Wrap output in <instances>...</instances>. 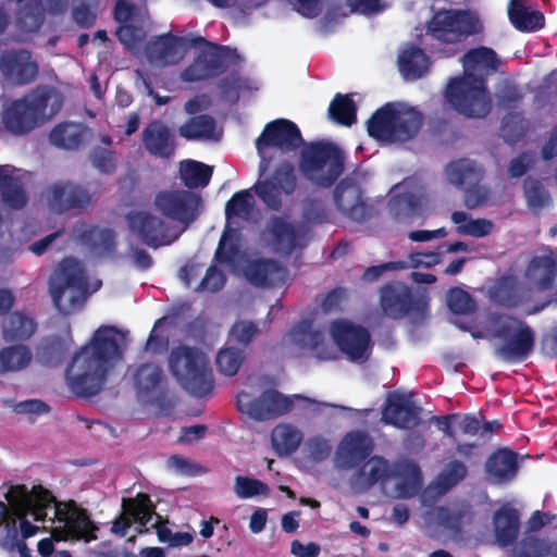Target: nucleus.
Returning <instances> with one entry per match:
<instances>
[{
	"label": "nucleus",
	"instance_id": "38",
	"mask_svg": "<svg viewBox=\"0 0 557 557\" xmlns=\"http://www.w3.org/2000/svg\"><path fill=\"white\" fill-rule=\"evenodd\" d=\"M518 471L517 455L508 449L493 454L486 462L488 479L497 484L511 481Z\"/></svg>",
	"mask_w": 557,
	"mask_h": 557
},
{
	"label": "nucleus",
	"instance_id": "11",
	"mask_svg": "<svg viewBox=\"0 0 557 557\" xmlns=\"http://www.w3.org/2000/svg\"><path fill=\"white\" fill-rule=\"evenodd\" d=\"M170 368L178 383L189 393L203 396L212 388V374L207 357L189 347L174 349Z\"/></svg>",
	"mask_w": 557,
	"mask_h": 557
},
{
	"label": "nucleus",
	"instance_id": "41",
	"mask_svg": "<svg viewBox=\"0 0 557 557\" xmlns=\"http://www.w3.org/2000/svg\"><path fill=\"white\" fill-rule=\"evenodd\" d=\"M495 536L497 542L506 546L510 544L518 534L519 516L517 510L504 506L494 516Z\"/></svg>",
	"mask_w": 557,
	"mask_h": 557
},
{
	"label": "nucleus",
	"instance_id": "37",
	"mask_svg": "<svg viewBox=\"0 0 557 557\" xmlns=\"http://www.w3.org/2000/svg\"><path fill=\"white\" fill-rule=\"evenodd\" d=\"M531 0H511L508 16L512 25L522 32H534L544 25L543 14L534 9Z\"/></svg>",
	"mask_w": 557,
	"mask_h": 557
},
{
	"label": "nucleus",
	"instance_id": "7",
	"mask_svg": "<svg viewBox=\"0 0 557 557\" xmlns=\"http://www.w3.org/2000/svg\"><path fill=\"white\" fill-rule=\"evenodd\" d=\"M63 103L62 92L54 87H40L23 99L3 107L2 122L13 134H25L53 117Z\"/></svg>",
	"mask_w": 557,
	"mask_h": 557
},
{
	"label": "nucleus",
	"instance_id": "60",
	"mask_svg": "<svg viewBox=\"0 0 557 557\" xmlns=\"http://www.w3.org/2000/svg\"><path fill=\"white\" fill-rule=\"evenodd\" d=\"M305 449L312 459L320 461L330 455L331 444L327 438L317 435L307 440Z\"/></svg>",
	"mask_w": 557,
	"mask_h": 557
},
{
	"label": "nucleus",
	"instance_id": "45",
	"mask_svg": "<svg viewBox=\"0 0 557 557\" xmlns=\"http://www.w3.org/2000/svg\"><path fill=\"white\" fill-rule=\"evenodd\" d=\"M180 134L186 139L218 140L221 137V129L216 127L211 117L201 115L193 117L182 125Z\"/></svg>",
	"mask_w": 557,
	"mask_h": 557
},
{
	"label": "nucleus",
	"instance_id": "14",
	"mask_svg": "<svg viewBox=\"0 0 557 557\" xmlns=\"http://www.w3.org/2000/svg\"><path fill=\"white\" fill-rule=\"evenodd\" d=\"M216 260L230 270L242 274L256 286H278L287 280L286 270L275 261L270 259H245L237 246H234L233 249L227 248L222 258Z\"/></svg>",
	"mask_w": 557,
	"mask_h": 557
},
{
	"label": "nucleus",
	"instance_id": "27",
	"mask_svg": "<svg viewBox=\"0 0 557 557\" xmlns=\"http://www.w3.org/2000/svg\"><path fill=\"white\" fill-rule=\"evenodd\" d=\"M371 437L360 431L347 433L336 449L334 466L338 470L356 469L373 451Z\"/></svg>",
	"mask_w": 557,
	"mask_h": 557
},
{
	"label": "nucleus",
	"instance_id": "9",
	"mask_svg": "<svg viewBox=\"0 0 557 557\" xmlns=\"http://www.w3.org/2000/svg\"><path fill=\"white\" fill-rule=\"evenodd\" d=\"M101 281H88L81 262L73 258L64 259L50 278V294L55 307L63 313L79 309L88 295L98 290Z\"/></svg>",
	"mask_w": 557,
	"mask_h": 557
},
{
	"label": "nucleus",
	"instance_id": "40",
	"mask_svg": "<svg viewBox=\"0 0 557 557\" xmlns=\"http://www.w3.org/2000/svg\"><path fill=\"white\" fill-rule=\"evenodd\" d=\"M302 442V433L292 424H278L271 434V443L277 456H288L297 450Z\"/></svg>",
	"mask_w": 557,
	"mask_h": 557
},
{
	"label": "nucleus",
	"instance_id": "25",
	"mask_svg": "<svg viewBox=\"0 0 557 557\" xmlns=\"http://www.w3.org/2000/svg\"><path fill=\"white\" fill-rule=\"evenodd\" d=\"M225 215L227 224L221 237L215 259H221L227 248L233 249L234 246H237L238 233L235 228H232L234 219L250 221L257 215L256 202L252 194L249 190L236 193L226 203Z\"/></svg>",
	"mask_w": 557,
	"mask_h": 557
},
{
	"label": "nucleus",
	"instance_id": "17",
	"mask_svg": "<svg viewBox=\"0 0 557 557\" xmlns=\"http://www.w3.org/2000/svg\"><path fill=\"white\" fill-rule=\"evenodd\" d=\"M302 139L298 127L287 120H277L267 125L257 139V150L261 158L260 170L268 166V159L276 151L287 152L300 146Z\"/></svg>",
	"mask_w": 557,
	"mask_h": 557
},
{
	"label": "nucleus",
	"instance_id": "58",
	"mask_svg": "<svg viewBox=\"0 0 557 557\" xmlns=\"http://www.w3.org/2000/svg\"><path fill=\"white\" fill-rule=\"evenodd\" d=\"M524 189L527 202L531 209L539 210L548 205L549 197L539 182L527 180Z\"/></svg>",
	"mask_w": 557,
	"mask_h": 557
},
{
	"label": "nucleus",
	"instance_id": "52",
	"mask_svg": "<svg viewBox=\"0 0 557 557\" xmlns=\"http://www.w3.org/2000/svg\"><path fill=\"white\" fill-rule=\"evenodd\" d=\"M443 260V255L438 251L429 252H414L411 253L407 260L389 262L388 267L395 269H409V268H432Z\"/></svg>",
	"mask_w": 557,
	"mask_h": 557
},
{
	"label": "nucleus",
	"instance_id": "29",
	"mask_svg": "<svg viewBox=\"0 0 557 557\" xmlns=\"http://www.w3.org/2000/svg\"><path fill=\"white\" fill-rule=\"evenodd\" d=\"M296 187L294 169L289 164H283L268 178L260 180L255 185V191L270 208L277 209L285 195H290Z\"/></svg>",
	"mask_w": 557,
	"mask_h": 557
},
{
	"label": "nucleus",
	"instance_id": "32",
	"mask_svg": "<svg viewBox=\"0 0 557 557\" xmlns=\"http://www.w3.org/2000/svg\"><path fill=\"white\" fill-rule=\"evenodd\" d=\"M48 207L58 213L73 208H84L89 205L91 197L82 187L70 183L52 184L44 194Z\"/></svg>",
	"mask_w": 557,
	"mask_h": 557
},
{
	"label": "nucleus",
	"instance_id": "13",
	"mask_svg": "<svg viewBox=\"0 0 557 557\" xmlns=\"http://www.w3.org/2000/svg\"><path fill=\"white\" fill-rule=\"evenodd\" d=\"M299 168L313 184L329 186L343 172L344 156L331 144H311L304 148Z\"/></svg>",
	"mask_w": 557,
	"mask_h": 557
},
{
	"label": "nucleus",
	"instance_id": "8",
	"mask_svg": "<svg viewBox=\"0 0 557 557\" xmlns=\"http://www.w3.org/2000/svg\"><path fill=\"white\" fill-rule=\"evenodd\" d=\"M454 323L458 327L469 331L474 338L490 336L497 338L495 352L505 361H522L533 351L535 333L524 321L517 318L499 315L491 321L488 327L483 330H476L458 321H454Z\"/></svg>",
	"mask_w": 557,
	"mask_h": 557
},
{
	"label": "nucleus",
	"instance_id": "56",
	"mask_svg": "<svg viewBox=\"0 0 557 557\" xmlns=\"http://www.w3.org/2000/svg\"><path fill=\"white\" fill-rule=\"evenodd\" d=\"M450 311L455 314H468L474 310V302L466 292L453 288L446 297Z\"/></svg>",
	"mask_w": 557,
	"mask_h": 557
},
{
	"label": "nucleus",
	"instance_id": "61",
	"mask_svg": "<svg viewBox=\"0 0 557 557\" xmlns=\"http://www.w3.org/2000/svg\"><path fill=\"white\" fill-rule=\"evenodd\" d=\"M493 224L491 221L485 219H471L468 226H461L459 234L469 235L474 237H483L491 233Z\"/></svg>",
	"mask_w": 557,
	"mask_h": 557
},
{
	"label": "nucleus",
	"instance_id": "59",
	"mask_svg": "<svg viewBox=\"0 0 557 557\" xmlns=\"http://www.w3.org/2000/svg\"><path fill=\"white\" fill-rule=\"evenodd\" d=\"M388 5L386 0H348L346 3L345 14L348 13H361V14H374L384 10Z\"/></svg>",
	"mask_w": 557,
	"mask_h": 557
},
{
	"label": "nucleus",
	"instance_id": "48",
	"mask_svg": "<svg viewBox=\"0 0 557 557\" xmlns=\"http://www.w3.org/2000/svg\"><path fill=\"white\" fill-rule=\"evenodd\" d=\"M212 166L195 160L181 162L180 174L184 184L189 188L205 187L212 176Z\"/></svg>",
	"mask_w": 557,
	"mask_h": 557
},
{
	"label": "nucleus",
	"instance_id": "24",
	"mask_svg": "<svg viewBox=\"0 0 557 557\" xmlns=\"http://www.w3.org/2000/svg\"><path fill=\"white\" fill-rule=\"evenodd\" d=\"M334 344L352 361H364L370 354L368 331L347 320L334 321L330 330Z\"/></svg>",
	"mask_w": 557,
	"mask_h": 557
},
{
	"label": "nucleus",
	"instance_id": "23",
	"mask_svg": "<svg viewBox=\"0 0 557 557\" xmlns=\"http://www.w3.org/2000/svg\"><path fill=\"white\" fill-rule=\"evenodd\" d=\"M425 205L422 187L413 178L405 180L391 190L389 211L399 221L411 222L424 216Z\"/></svg>",
	"mask_w": 557,
	"mask_h": 557
},
{
	"label": "nucleus",
	"instance_id": "15",
	"mask_svg": "<svg viewBox=\"0 0 557 557\" xmlns=\"http://www.w3.org/2000/svg\"><path fill=\"white\" fill-rule=\"evenodd\" d=\"M481 29L478 16L469 11L441 10L434 13L428 25V33L435 39L454 44L459 42Z\"/></svg>",
	"mask_w": 557,
	"mask_h": 557
},
{
	"label": "nucleus",
	"instance_id": "30",
	"mask_svg": "<svg viewBox=\"0 0 557 557\" xmlns=\"http://www.w3.org/2000/svg\"><path fill=\"white\" fill-rule=\"evenodd\" d=\"M284 345L295 352L308 351L319 359H332L335 357V349L324 335L314 330L311 325L295 327L284 337Z\"/></svg>",
	"mask_w": 557,
	"mask_h": 557
},
{
	"label": "nucleus",
	"instance_id": "12",
	"mask_svg": "<svg viewBox=\"0 0 557 557\" xmlns=\"http://www.w3.org/2000/svg\"><path fill=\"white\" fill-rule=\"evenodd\" d=\"M122 509V513L112 522L113 534L125 536L132 523H135L138 533L156 528L159 541L170 545L174 533L160 524V517L154 515L151 500L147 495L139 494L136 498H124Z\"/></svg>",
	"mask_w": 557,
	"mask_h": 557
},
{
	"label": "nucleus",
	"instance_id": "46",
	"mask_svg": "<svg viewBox=\"0 0 557 557\" xmlns=\"http://www.w3.org/2000/svg\"><path fill=\"white\" fill-rule=\"evenodd\" d=\"M86 134V129L78 123H60L50 133V141L52 145L64 148L74 149L79 146Z\"/></svg>",
	"mask_w": 557,
	"mask_h": 557
},
{
	"label": "nucleus",
	"instance_id": "57",
	"mask_svg": "<svg viewBox=\"0 0 557 557\" xmlns=\"http://www.w3.org/2000/svg\"><path fill=\"white\" fill-rule=\"evenodd\" d=\"M86 240L91 242L92 249L98 256H103L112 251L113 234L108 230H90L86 235Z\"/></svg>",
	"mask_w": 557,
	"mask_h": 557
},
{
	"label": "nucleus",
	"instance_id": "36",
	"mask_svg": "<svg viewBox=\"0 0 557 557\" xmlns=\"http://www.w3.org/2000/svg\"><path fill=\"white\" fill-rule=\"evenodd\" d=\"M334 198L338 210L349 219L361 221L366 218L367 208L355 184L342 182L335 189Z\"/></svg>",
	"mask_w": 557,
	"mask_h": 557
},
{
	"label": "nucleus",
	"instance_id": "22",
	"mask_svg": "<svg viewBox=\"0 0 557 557\" xmlns=\"http://www.w3.org/2000/svg\"><path fill=\"white\" fill-rule=\"evenodd\" d=\"M481 174V168L470 159L450 162L445 169L448 183L466 189L465 201L470 208L483 205L488 198V191L484 186H474Z\"/></svg>",
	"mask_w": 557,
	"mask_h": 557
},
{
	"label": "nucleus",
	"instance_id": "21",
	"mask_svg": "<svg viewBox=\"0 0 557 557\" xmlns=\"http://www.w3.org/2000/svg\"><path fill=\"white\" fill-rule=\"evenodd\" d=\"M115 18L121 24L116 30L120 41L133 53H138L149 24L146 10L120 0L115 5Z\"/></svg>",
	"mask_w": 557,
	"mask_h": 557
},
{
	"label": "nucleus",
	"instance_id": "43",
	"mask_svg": "<svg viewBox=\"0 0 557 557\" xmlns=\"http://www.w3.org/2000/svg\"><path fill=\"white\" fill-rule=\"evenodd\" d=\"M144 141L147 149L157 156L169 157L173 153L171 134L164 125L151 123L145 131Z\"/></svg>",
	"mask_w": 557,
	"mask_h": 557
},
{
	"label": "nucleus",
	"instance_id": "47",
	"mask_svg": "<svg viewBox=\"0 0 557 557\" xmlns=\"http://www.w3.org/2000/svg\"><path fill=\"white\" fill-rule=\"evenodd\" d=\"M33 355L27 346H9L0 350V373L17 372L25 369Z\"/></svg>",
	"mask_w": 557,
	"mask_h": 557
},
{
	"label": "nucleus",
	"instance_id": "16",
	"mask_svg": "<svg viewBox=\"0 0 557 557\" xmlns=\"http://www.w3.org/2000/svg\"><path fill=\"white\" fill-rule=\"evenodd\" d=\"M127 222L131 231L151 248L170 245L184 232V226L171 224L149 211L132 212Z\"/></svg>",
	"mask_w": 557,
	"mask_h": 557
},
{
	"label": "nucleus",
	"instance_id": "35",
	"mask_svg": "<svg viewBox=\"0 0 557 557\" xmlns=\"http://www.w3.org/2000/svg\"><path fill=\"white\" fill-rule=\"evenodd\" d=\"M30 174L16 170L11 165H0V190L4 202L13 208H22L26 202V195L22 182L27 181Z\"/></svg>",
	"mask_w": 557,
	"mask_h": 557
},
{
	"label": "nucleus",
	"instance_id": "6",
	"mask_svg": "<svg viewBox=\"0 0 557 557\" xmlns=\"http://www.w3.org/2000/svg\"><path fill=\"white\" fill-rule=\"evenodd\" d=\"M556 276V260L553 253L535 257L529 264L525 277L528 288L513 277L500 278L491 292L493 300L508 308H519L527 314L537 312L543 308L528 306L533 292L548 288Z\"/></svg>",
	"mask_w": 557,
	"mask_h": 557
},
{
	"label": "nucleus",
	"instance_id": "4",
	"mask_svg": "<svg viewBox=\"0 0 557 557\" xmlns=\"http://www.w3.org/2000/svg\"><path fill=\"white\" fill-rule=\"evenodd\" d=\"M377 483L386 496L409 498L420 490L421 475L413 462L392 465L381 456H372L362 461L349 478V485L355 493H364Z\"/></svg>",
	"mask_w": 557,
	"mask_h": 557
},
{
	"label": "nucleus",
	"instance_id": "63",
	"mask_svg": "<svg viewBox=\"0 0 557 557\" xmlns=\"http://www.w3.org/2000/svg\"><path fill=\"white\" fill-rule=\"evenodd\" d=\"M94 165L103 173H110L115 168V158L112 152L100 150L92 156Z\"/></svg>",
	"mask_w": 557,
	"mask_h": 557
},
{
	"label": "nucleus",
	"instance_id": "44",
	"mask_svg": "<svg viewBox=\"0 0 557 557\" xmlns=\"http://www.w3.org/2000/svg\"><path fill=\"white\" fill-rule=\"evenodd\" d=\"M35 330L36 324L30 317L22 312H15L5 318L3 322V339L5 342L27 339L34 334Z\"/></svg>",
	"mask_w": 557,
	"mask_h": 557
},
{
	"label": "nucleus",
	"instance_id": "33",
	"mask_svg": "<svg viewBox=\"0 0 557 557\" xmlns=\"http://www.w3.org/2000/svg\"><path fill=\"white\" fill-rule=\"evenodd\" d=\"M420 408L406 394H392L387 398L382 420L398 429H410L419 423Z\"/></svg>",
	"mask_w": 557,
	"mask_h": 557
},
{
	"label": "nucleus",
	"instance_id": "3",
	"mask_svg": "<svg viewBox=\"0 0 557 557\" xmlns=\"http://www.w3.org/2000/svg\"><path fill=\"white\" fill-rule=\"evenodd\" d=\"M498 65L499 60L490 48L480 47L469 51L463 57V76L451 79L447 87V102L467 116H485L491 109V99L484 76L496 71Z\"/></svg>",
	"mask_w": 557,
	"mask_h": 557
},
{
	"label": "nucleus",
	"instance_id": "31",
	"mask_svg": "<svg viewBox=\"0 0 557 557\" xmlns=\"http://www.w3.org/2000/svg\"><path fill=\"white\" fill-rule=\"evenodd\" d=\"M264 242L274 251L287 255L307 244L308 228L302 225L294 226L284 220L276 219L264 233Z\"/></svg>",
	"mask_w": 557,
	"mask_h": 557
},
{
	"label": "nucleus",
	"instance_id": "19",
	"mask_svg": "<svg viewBox=\"0 0 557 557\" xmlns=\"http://www.w3.org/2000/svg\"><path fill=\"white\" fill-rule=\"evenodd\" d=\"M191 46L198 50V55L194 63L182 74V78L186 82L206 79L218 75L231 62L232 51L225 47L212 45L201 37L191 39Z\"/></svg>",
	"mask_w": 557,
	"mask_h": 557
},
{
	"label": "nucleus",
	"instance_id": "26",
	"mask_svg": "<svg viewBox=\"0 0 557 557\" xmlns=\"http://www.w3.org/2000/svg\"><path fill=\"white\" fill-rule=\"evenodd\" d=\"M191 40L172 35L160 36L149 41L143 52L136 55L145 59L153 67H163L178 63L186 54Z\"/></svg>",
	"mask_w": 557,
	"mask_h": 557
},
{
	"label": "nucleus",
	"instance_id": "55",
	"mask_svg": "<svg viewBox=\"0 0 557 557\" xmlns=\"http://www.w3.org/2000/svg\"><path fill=\"white\" fill-rule=\"evenodd\" d=\"M258 333L257 325L251 321H237L228 334V345L237 343L244 347L248 346L252 338Z\"/></svg>",
	"mask_w": 557,
	"mask_h": 557
},
{
	"label": "nucleus",
	"instance_id": "5",
	"mask_svg": "<svg viewBox=\"0 0 557 557\" xmlns=\"http://www.w3.org/2000/svg\"><path fill=\"white\" fill-rule=\"evenodd\" d=\"M42 493L40 488L13 485L10 481L0 485V546L13 547L21 532L24 536L36 532L33 522L39 520L42 511L39 506H30V502L37 497L46 500Z\"/></svg>",
	"mask_w": 557,
	"mask_h": 557
},
{
	"label": "nucleus",
	"instance_id": "10",
	"mask_svg": "<svg viewBox=\"0 0 557 557\" xmlns=\"http://www.w3.org/2000/svg\"><path fill=\"white\" fill-rule=\"evenodd\" d=\"M421 123V114L413 107L391 102L372 115L368 122V133L383 144L404 143L416 136Z\"/></svg>",
	"mask_w": 557,
	"mask_h": 557
},
{
	"label": "nucleus",
	"instance_id": "54",
	"mask_svg": "<svg viewBox=\"0 0 557 557\" xmlns=\"http://www.w3.org/2000/svg\"><path fill=\"white\" fill-rule=\"evenodd\" d=\"M161 370L156 364L139 368L135 375V384L140 393L154 388L161 380Z\"/></svg>",
	"mask_w": 557,
	"mask_h": 557
},
{
	"label": "nucleus",
	"instance_id": "18",
	"mask_svg": "<svg viewBox=\"0 0 557 557\" xmlns=\"http://www.w3.org/2000/svg\"><path fill=\"white\" fill-rule=\"evenodd\" d=\"M153 206L171 224L184 226L185 231L199 214L200 198L187 190H163L156 196Z\"/></svg>",
	"mask_w": 557,
	"mask_h": 557
},
{
	"label": "nucleus",
	"instance_id": "62",
	"mask_svg": "<svg viewBox=\"0 0 557 557\" xmlns=\"http://www.w3.org/2000/svg\"><path fill=\"white\" fill-rule=\"evenodd\" d=\"M224 275L216 268L211 267L200 284V289L215 292L224 285Z\"/></svg>",
	"mask_w": 557,
	"mask_h": 557
},
{
	"label": "nucleus",
	"instance_id": "50",
	"mask_svg": "<svg viewBox=\"0 0 557 557\" xmlns=\"http://www.w3.org/2000/svg\"><path fill=\"white\" fill-rule=\"evenodd\" d=\"M466 467L460 462L448 463L436 480L433 482L432 488L442 494L450 490L466 476Z\"/></svg>",
	"mask_w": 557,
	"mask_h": 557
},
{
	"label": "nucleus",
	"instance_id": "34",
	"mask_svg": "<svg viewBox=\"0 0 557 557\" xmlns=\"http://www.w3.org/2000/svg\"><path fill=\"white\" fill-rule=\"evenodd\" d=\"M2 74L14 84H26L37 74V64L25 50L4 52L0 59Z\"/></svg>",
	"mask_w": 557,
	"mask_h": 557
},
{
	"label": "nucleus",
	"instance_id": "53",
	"mask_svg": "<svg viewBox=\"0 0 557 557\" xmlns=\"http://www.w3.org/2000/svg\"><path fill=\"white\" fill-rule=\"evenodd\" d=\"M234 492L239 498L247 499L268 495L269 487L257 479L238 475L235 478Z\"/></svg>",
	"mask_w": 557,
	"mask_h": 557
},
{
	"label": "nucleus",
	"instance_id": "64",
	"mask_svg": "<svg viewBox=\"0 0 557 557\" xmlns=\"http://www.w3.org/2000/svg\"><path fill=\"white\" fill-rule=\"evenodd\" d=\"M542 544L539 541L530 540L516 547L511 557H542Z\"/></svg>",
	"mask_w": 557,
	"mask_h": 557
},
{
	"label": "nucleus",
	"instance_id": "42",
	"mask_svg": "<svg viewBox=\"0 0 557 557\" xmlns=\"http://www.w3.org/2000/svg\"><path fill=\"white\" fill-rule=\"evenodd\" d=\"M398 66L406 79H417L428 72L430 61L422 50L410 47L400 52Z\"/></svg>",
	"mask_w": 557,
	"mask_h": 557
},
{
	"label": "nucleus",
	"instance_id": "2",
	"mask_svg": "<svg viewBox=\"0 0 557 557\" xmlns=\"http://www.w3.org/2000/svg\"><path fill=\"white\" fill-rule=\"evenodd\" d=\"M123 337L114 327H99L91 342L83 347L66 369L67 387L77 396L89 397L100 392L109 369L122 356Z\"/></svg>",
	"mask_w": 557,
	"mask_h": 557
},
{
	"label": "nucleus",
	"instance_id": "1",
	"mask_svg": "<svg viewBox=\"0 0 557 557\" xmlns=\"http://www.w3.org/2000/svg\"><path fill=\"white\" fill-rule=\"evenodd\" d=\"M13 485H22L42 490V495L46 500L37 497L32 499L33 507L39 506L41 517L38 521H34L36 532L35 536L40 529L49 530L51 537L42 539L38 542V553L42 557H55L57 553L53 548V541H70V540H84L90 542L96 539L94 534L96 528L89 520L85 510L79 508L74 502H59L54 495L46 487L39 484H22L13 483ZM32 537V535H29ZM28 539L21 532L18 534V543L13 547H4L8 550L17 549L21 557H28V550L23 540Z\"/></svg>",
	"mask_w": 557,
	"mask_h": 557
},
{
	"label": "nucleus",
	"instance_id": "51",
	"mask_svg": "<svg viewBox=\"0 0 557 557\" xmlns=\"http://www.w3.org/2000/svg\"><path fill=\"white\" fill-rule=\"evenodd\" d=\"M244 358L243 349L234 348L231 344H227L216 355L215 362L218 370L224 375L232 376L239 370Z\"/></svg>",
	"mask_w": 557,
	"mask_h": 557
},
{
	"label": "nucleus",
	"instance_id": "39",
	"mask_svg": "<svg viewBox=\"0 0 557 557\" xmlns=\"http://www.w3.org/2000/svg\"><path fill=\"white\" fill-rule=\"evenodd\" d=\"M381 305L384 313L392 318L405 314L410 305V290L401 283L385 286L381 294Z\"/></svg>",
	"mask_w": 557,
	"mask_h": 557
},
{
	"label": "nucleus",
	"instance_id": "20",
	"mask_svg": "<svg viewBox=\"0 0 557 557\" xmlns=\"http://www.w3.org/2000/svg\"><path fill=\"white\" fill-rule=\"evenodd\" d=\"M293 400L281 393L269 389L260 395L253 389H245L237 396V407L240 412L256 419L264 420L287 412Z\"/></svg>",
	"mask_w": 557,
	"mask_h": 557
},
{
	"label": "nucleus",
	"instance_id": "28",
	"mask_svg": "<svg viewBox=\"0 0 557 557\" xmlns=\"http://www.w3.org/2000/svg\"><path fill=\"white\" fill-rule=\"evenodd\" d=\"M67 7V0H20L17 26L21 29L20 40L28 39L29 35L36 32L44 13L58 14Z\"/></svg>",
	"mask_w": 557,
	"mask_h": 557
},
{
	"label": "nucleus",
	"instance_id": "49",
	"mask_svg": "<svg viewBox=\"0 0 557 557\" xmlns=\"http://www.w3.org/2000/svg\"><path fill=\"white\" fill-rule=\"evenodd\" d=\"M329 114L337 123L349 126L355 122L356 107L348 95H337L330 104Z\"/></svg>",
	"mask_w": 557,
	"mask_h": 557
}]
</instances>
